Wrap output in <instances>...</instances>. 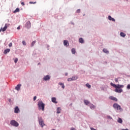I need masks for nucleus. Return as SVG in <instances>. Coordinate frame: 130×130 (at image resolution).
I'll list each match as a JSON object with an SVG mask.
<instances>
[{
  "mask_svg": "<svg viewBox=\"0 0 130 130\" xmlns=\"http://www.w3.org/2000/svg\"><path fill=\"white\" fill-rule=\"evenodd\" d=\"M111 85L112 86V87H114V88H115V92L116 93H121L122 92V89L120 88H123L124 87L123 85L117 84V85H116L112 82L111 83Z\"/></svg>",
  "mask_w": 130,
  "mask_h": 130,
  "instance_id": "f257e3e1",
  "label": "nucleus"
},
{
  "mask_svg": "<svg viewBox=\"0 0 130 130\" xmlns=\"http://www.w3.org/2000/svg\"><path fill=\"white\" fill-rule=\"evenodd\" d=\"M38 106L39 110H42V111H44V107L45 106V104H44L42 101L38 102Z\"/></svg>",
  "mask_w": 130,
  "mask_h": 130,
  "instance_id": "f03ea898",
  "label": "nucleus"
},
{
  "mask_svg": "<svg viewBox=\"0 0 130 130\" xmlns=\"http://www.w3.org/2000/svg\"><path fill=\"white\" fill-rule=\"evenodd\" d=\"M10 124L13 125V126H15L16 127L19 126V123L14 120H12L10 121Z\"/></svg>",
  "mask_w": 130,
  "mask_h": 130,
  "instance_id": "7ed1b4c3",
  "label": "nucleus"
},
{
  "mask_svg": "<svg viewBox=\"0 0 130 130\" xmlns=\"http://www.w3.org/2000/svg\"><path fill=\"white\" fill-rule=\"evenodd\" d=\"M113 107L115 109H117V110H122V109H121V107L118 104H114Z\"/></svg>",
  "mask_w": 130,
  "mask_h": 130,
  "instance_id": "20e7f679",
  "label": "nucleus"
},
{
  "mask_svg": "<svg viewBox=\"0 0 130 130\" xmlns=\"http://www.w3.org/2000/svg\"><path fill=\"white\" fill-rule=\"evenodd\" d=\"M38 119H39V123L40 125H41V127H43L44 125H45V124H44V122L43 121L42 118L39 117Z\"/></svg>",
  "mask_w": 130,
  "mask_h": 130,
  "instance_id": "39448f33",
  "label": "nucleus"
},
{
  "mask_svg": "<svg viewBox=\"0 0 130 130\" xmlns=\"http://www.w3.org/2000/svg\"><path fill=\"white\" fill-rule=\"evenodd\" d=\"M25 27L27 28V29H30V28H31V22H30V21L26 22L25 25Z\"/></svg>",
  "mask_w": 130,
  "mask_h": 130,
  "instance_id": "423d86ee",
  "label": "nucleus"
},
{
  "mask_svg": "<svg viewBox=\"0 0 130 130\" xmlns=\"http://www.w3.org/2000/svg\"><path fill=\"white\" fill-rule=\"evenodd\" d=\"M15 113H19L20 112V109H19V107L16 106L14 109Z\"/></svg>",
  "mask_w": 130,
  "mask_h": 130,
  "instance_id": "0eeeda50",
  "label": "nucleus"
},
{
  "mask_svg": "<svg viewBox=\"0 0 130 130\" xmlns=\"http://www.w3.org/2000/svg\"><path fill=\"white\" fill-rule=\"evenodd\" d=\"M8 27H9V24L6 23L4 27L2 28L3 32H5L8 29Z\"/></svg>",
  "mask_w": 130,
  "mask_h": 130,
  "instance_id": "6e6552de",
  "label": "nucleus"
},
{
  "mask_svg": "<svg viewBox=\"0 0 130 130\" xmlns=\"http://www.w3.org/2000/svg\"><path fill=\"white\" fill-rule=\"evenodd\" d=\"M44 81H48V80H50V76L49 75H46L44 77Z\"/></svg>",
  "mask_w": 130,
  "mask_h": 130,
  "instance_id": "1a4fd4ad",
  "label": "nucleus"
},
{
  "mask_svg": "<svg viewBox=\"0 0 130 130\" xmlns=\"http://www.w3.org/2000/svg\"><path fill=\"white\" fill-rule=\"evenodd\" d=\"M109 99H110V100H113V101H115L116 102H117V99H116V98H115L113 96H110Z\"/></svg>",
  "mask_w": 130,
  "mask_h": 130,
  "instance_id": "9d476101",
  "label": "nucleus"
},
{
  "mask_svg": "<svg viewBox=\"0 0 130 130\" xmlns=\"http://www.w3.org/2000/svg\"><path fill=\"white\" fill-rule=\"evenodd\" d=\"M20 89H21V84H18L15 87V90H17V91H19Z\"/></svg>",
  "mask_w": 130,
  "mask_h": 130,
  "instance_id": "9b49d317",
  "label": "nucleus"
},
{
  "mask_svg": "<svg viewBox=\"0 0 130 130\" xmlns=\"http://www.w3.org/2000/svg\"><path fill=\"white\" fill-rule=\"evenodd\" d=\"M108 19L110 21H112V22H115V19L114 18L111 17L110 15L108 16Z\"/></svg>",
  "mask_w": 130,
  "mask_h": 130,
  "instance_id": "f8f14e48",
  "label": "nucleus"
},
{
  "mask_svg": "<svg viewBox=\"0 0 130 130\" xmlns=\"http://www.w3.org/2000/svg\"><path fill=\"white\" fill-rule=\"evenodd\" d=\"M10 51L11 50L10 49H7L5 50L4 53V54H7V53H9V52H10Z\"/></svg>",
  "mask_w": 130,
  "mask_h": 130,
  "instance_id": "ddd939ff",
  "label": "nucleus"
},
{
  "mask_svg": "<svg viewBox=\"0 0 130 130\" xmlns=\"http://www.w3.org/2000/svg\"><path fill=\"white\" fill-rule=\"evenodd\" d=\"M63 45L65 46H68V45H69V41H67V40H64L63 41Z\"/></svg>",
  "mask_w": 130,
  "mask_h": 130,
  "instance_id": "4468645a",
  "label": "nucleus"
},
{
  "mask_svg": "<svg viewBox=\"0 0 130 130\" xmlns=\"http://www.w3.org/2000/svg\"><path fill=\"white\" fill-rule=\"evenodd\" d=\"M52 102L55 104L57 103V102H56V98H52Z\"/></svg>",
  "mask_w": 130,
  "mask_h": 130,
  "instance_id": "2eb2a0df",
  "label": "nucleus"
},
{
  "mask_svg": "<svg viewBox=\"0 0 130 130\" xmlns=\"http://www.w3.org/2000/svg\"><path fill=\"white\" fill-rule=\"evenodd\" d=\"M77 79H78L77 76H73L71 78L72 81H76V80H77Z\"/></svg>",
  "mask_w": 130,
  "mask_h": 130,
  "instance_id": "dca6fc26",
  "label": "nucleus"
},
{
  "mask_svg": "<svg viewBox=\"0 0 130 130\" xmlns=\"http://www.w3.org/2000/svg\"><path fill=\"white\" fill-rule=\"evenodd\" d=\"M117 122L119 123H122V119H121V118H118V119L117 120Z\"/></svg>",
  "mask_w": 130,
  "mask_h": 130,
  "instance_id": "f3484780",
  "label": "nucleus"
},
{
  "mask_svg": "<svg viewBox=\"0 0 130 130\" xmlns=\"http://www.w3.org/2000/svg\"><path fill=\"white\" fill-rule=\"evenodd\" d=\"M120 36H121V37H125V36H126V35H125V34H124V33H123V32H120Z\"/></svg>",
  "mask_w": 130,
  "mask_h": 130,
  "instance_id": "a211bd4d",
  "label": "nucleus"
},
{
  "mask_svg": "<svg viewBox=\"0 0 130 130\" xmlns=\"http://www.w3.org/2000/svg\"><path fill=\"white\" fill-rule=\"evenodd\" d=\"M79 42L80 43H84V39L82 38H79Z\"/></svg>",
  "mask_w": 130,
  "mask_h": 130,
  "instance_id": "6ab92c4d",
  "label": "nucleus"
},
{
  "mask_svg": "<svg viewBox=\"0 0 130 130\" xmlns=\"http://www.w3.org/2000/svg\"><path fill=\"white\" fill-rule=\"evenodd\" d=\"M103 52H105V53H109V51L106 49H103Z\"/></svg>",
  "mask_w": 130,
  "mask_h": 130,
  "instance_id": "aec40b11",
  "label": "nucleus"
},
{
  "mask_svg": "<svg viewBox=\"0 0 130 130\" xmlns=\"http://www.w3.org/2000/svg\"><path fill=\"white\" fill-rule=\"evenodd\" d=\"M95 107H96L95 106H94L93 104H91L90 106V108H91V109H95Z\"/></svg>",
  "mask_w": 130,
  "mask_h": 130,
  "instance_id": "412c9836",
  "label": "nucleus"
},
{
  "mask_svg": "<svg viewBox=\"0 0 130 130\" xmlns=\"http://www.w3.org/2000/svg\"><path fill=\"white\" fill-rule=\"evenodd\" d=\"M60 111H61V109H60V108H58L57 109V113H60Z\"/></svg>",
  "mask_w": 130,
  "mask_h": 130,
  "instance_id": "4be33fe9",
  "label": "nucleus"
},
{
  "mask_svg": "<svg viewBox=\"0 0 130 130\" xmlns=\"http://www.w3.org/2000/svg\"><path fill=\"white\" fill-rule=\"evenodd\" d=\"M35 43H36V41H33L30 45L31 47H33V46H34V44H35Z\"/></svg>",
  "mask_w": 130,
  "mask_h": 130,
  "instance_id": "5701e85b",
  "label": "nucleus"
},
{
  "mask_svg": "<svg viewBox=\"0 0 130 130\" xmlns=\"http://www.w3.org/2000/svg\"><path fill=\"white\" fill-rule=\"evenodd\" d=\"M72 53H73V54H75L76 53V49H72Z\"/></svg>",
  "mask_w": 130,
  "mask_h": 130,
  "instance_id": "b1692460",
  "label": "nucleus"
},
{
  "mask_svg": "<svg viewBox=\"0 0 130 130\" xmlns=\"http://www.w3.org/2000/svg\"><path fill=\"white\" fill-rule=\"evenodd\" d=\"M20 12V9L16 8V10L13 12V13H18Z\"/></svg>",
  "mask_w": 130,
  "mask_h": 130,
  "instance_id": "393cba45",
  "label": "nucleus"
},
{
  "mask_svg": "<svg viewBox=\"0 0 130 130\" xmlns=\"http://www.w3.org/2000/svg\"><path fill=\"white\" fill-rule=\"evenodd\" d=\"M84 103L86 104V105H88L90 104V102L88 100H84Z\"/></svg>",
  "mask_w": 130,
  "mask_h": 130,
  "instance_id": "a878e982",
  "label": "nucleus"
},
{
  "mask_svg": "<svg viewBox=\"0 0 130 130\" xmlns=\"http://www.w3.org/2000/svg\"><path fill=\"white\" fill-rule=\"evenodd\" d=\"M59 85H60V86H61L62 89H64V84H63V83H59Z\"/></svg>",
  "mask_w": 130,
  "mask_h": 130,
  "instance_id": "bb28decb",
  "label": "nucleus"
},
{
  "mask_svg": "<svg viewBox=\"0 0 130 130\" xmlns=\"http://www.w3.org/2000/svg\"><path fill=\"white\" fill-rule=\"evenodd\" d=\"M86 87H87V88H88L89 89H90V88H91V85L89 84V83H87L86 84Z\"/></svg>",
  "mask_w": 130,
  "mask_h": 130,
  "instance_id": "cd10ccee",
  "label": "nucleus"
},
{
  "mask_svg": "<svg viewBox=\"0 0 130 130\" xmlns=\"http://www.w3.org/2000/svg\"><path fill=\"white\" fill-rule=\"evenodd\" d=\"M36 2H29V4H30V5H32V4H36Z\"/></svg>",
  "mask_w": 130,
  "mask_h": 130,
  "instance_id": "c85d7f7f",
  "label": "nucleus"
},
{
  "mask_svg": "<svg viewBox=\"0 0 130 130\" xmlns=\"http://www.w3.org/2000/svg\"><path fill=\"white\" fill-rule=\"evenodd\" d=\"M107 117L108 118V119H112V117H111L110 116H107Z\"/></svg>",
  "mask_w": 130,
  "mask_h": 130,
  "instance_id": "c756f323",
  "label": "nucleus"
},
{
  "mask_svg": "<svg viewBox=\"0 0 130 130\" xmlns=\"http://www.w3.org/2000/svg\"><path fill=\"white\" fill-rule=\"evenodd\" d=\"M9 47H12V46H13V44L12 43H10L9 44Z\"/></svg>",
  "mask_w": 130,
  "mask_h": 130,
  "instance_id": "7c9ffc66",
  "label": "nucleus"
},
{
  "mask_svg": "<svg viewBox=\"0 0 130 130\" xmlns=\"http://www.w3.org/2000/svg\"><path fill=\"white\" fill-rule=\"evenodd\" d=\"M68 82H71V81H72V78H68Z\"/></svg>",
  "mask_w": 130,
  "mask_h": 130,
  "instance_id": "2f4dec72",
  "label": "nucleus"
},
{
  "mask_svg": "<svg viewBox=\"0 0 130 130\" xmlns=\"http://www.w3.org/2000/svg\"><path fill=\"white\" fill-rule=\"evenodd\" d=\"M22 44L23 45H26V42H25V41H22Z\"/></svg>",
  "mask_w": 130,
  "mask_h": 130,
  "instance_id": "473e14b6",
  "label": "nucleus"
},
{
  "mask_svg": "<svg viewBox=\"0 0 130 130\" xmlns=\"http://www.w3.org/2000/svg\"><path fill=\"white\" fill-rule=\"evenodd\" d=\"M14 62H15V63H17V62H18V58H16L14 60Z\"/></svg>",
  "mask_w": 130,
  "mask_h": 130,
  "instance_id": "72a5a7b5",
  "label": "nucleus"
},
{
  "mask_svg": "<svg viewBox=\"0 0 130 130\" xmlns=\"http://www.w3.org/2000/svg\"><path fill=\"white\" fill-rule=\"evenodd\" d=\"M77 13H81V10L80 9H78L77 10Z\"/></svg>",
  "mask_w": 130,
  "mask_h": 130,
  "instance_id": "f704fd0d",
  "label": "nucleus"
},
{
  "mask_svg": "<svg viewBox=\"0 0 130 130\" xmlns=\"http://www.w3.org/2000/svg\"><path fill=\"white\" fill-rule=\"evenodd\" d=\"M37 98V96H35L34 97V101H35V100H36V99Z\"/></svg>",
  "mask_w": 130,
  "mask_h": 130,
  "instance_id": "c9c22d12",
  "label": "nucleus"
},
{
  "mask_svg": "<svg viewBox=\"0 0 130 130\" xmlns=\"http://www.w3.org/2000/svg\"><path fill=\"white\" fill-rule=\"evenodd\" d=\"M127 89H130V85L128 84L127 86Z\"/></svg>",
  "mask_w": 130,
  "mask_h": 130,
  "instance_id": "e433bc0d",
  "label": "nucleus"
},
{
  "mask_svg": "<svg viewBox=\"0 0 130 130\" xmlns=\"http://www.w3.org/2000/svg\"><path fill=\"white\" fill-rule=\"evenodd\" d=\"M115 81L116 83H117V82H118V79H117V78H116V79H115Z\"/></svg>",
  "mask_w": 130,
  "mask_h": 130,
  "instance_id": "4c0bfd02",
  "label": "nucleus"
},
{
  "mask_svg": "<svg viewBox=\"0 0 130 130\" xmlns=\"http://www.w3.org/2000/svg\"><path fill=\"white\" fill-rule=\"evenodd\" d=\"M21 4L22 6H25V3H24V2H21Z\"/></svg>",
  "mask_w": 130,
  "mask_h": 130,
  "instance_id": "58836bf2",
  "label": "nucleus"
},
{
  "mask_svg": "<svg viewBox=\"0 0 130 130\" xmlns=\"http://www.w3.org/2000/svg\"><path fill=\"white\" fill-rule=\"evenodd\" d=\"M17 30H20V26L17 27Z\"/></svg>",
  "mask_w": 130,
  "mask_h": 130,
  "instance_id": "ea45409f",
  "label": "nucleus"
},
{
  "mask_svg": "<svg viewBox=\"0 0 130 130\" xmlns=\"http://www.w3.org/2000/svg\"><path fill=\"white\" fill-rule=\"evenodd\" d=\"M2 31H3V28H1L0 29V32H2Z\"/></svg>",
  "mask_w": 130,
  "mask_h": 130,
  "instance_id": "a19ab883",
  "label": "nucleus"
},
{
  "mask_svg": "<svg viewBox=\"0 0 130 130\" xmlns=\"http://www.w3.org/2000/svg\"><path fill=\"white\" fill-rule=\"evenodd\" d=\"M65 76H68V73H66Z\"/></svg>",
  "mask_w": 130,
  "mask_h": 130,
  "instance_id": "79ce46f5",
  "label": "nucleus"
}]
</instances>
